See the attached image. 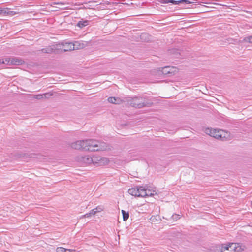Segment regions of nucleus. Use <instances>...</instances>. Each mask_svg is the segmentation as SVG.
Masks as SVG:
<instances>
[{
	"mask_svg": "<svg viewBox=\"0 0 252 252\" xmlns=\"http://www.w3.org/2000/svg\"><path fill=\"white\" fill-rule=\"evenodd\" d=\"M83 46V44L75 42L74 43H65L56 44V48L59 52H62L78 50L82 48Z\"/></svg>",
	"mask_w": 252,
	"mask_h": 252,
	"instance_id": "39448f33",
	"label": "nucleus"
},
{
	"mask_svg": "<svg viewBox=\"0 0 252 252\" xmlns=\"http://www.w3.org/2000/svg\"><path fill=\"white\" fill-rule=\"evenodd\" d=\"M0 64H1V61L0 60Z\"/></svg>",
	"mask_w": 252,
	"mask_h": 252,
	"instance_id": "a878e982",
	"label": "nucleus"
},
{
	"mask_svg": "<svg viewBox=\"0 0 252 252\" xmlns=\"http://www.w3.org/2000/svg\"><path fill=\"white\" fill-rule=\"evenodd\" d=\"M85 150L95 151H102L106 149L105 143L104 142H100L95 140H84Z\"/></svg>",
	"mask_w": 252,
	"mask_h": 252,
	"instance_id": "20e7f679",
	"label": "nucleus"
},
{
	"mask_svg": "<svg viewBox=\"0 0 252 252\" xmlns=\"http://www.w3.org/2000/svg\"><path fill=\"white\" fill-rule=\"evenodd\" d=\"M128 192L131 195L137 197L154 196L157 194L155 190L147 189L142 186L132 188L129 189Z\"/></svg>",
	"mask_w": 252,
	"mask_h": 252,
	"instance_id": "7ed1b4c3",
	"label": "nucleus"
},
{
	"mask_svg": "<svg viewBox=\"0 0 252 252\" xmlns=\"http://www.w3.org/2000/svg\"><path fill=\"white\" fill-rule=\"evenodd\" d=\"M160 71L164 75L171 76L178 72V69L174 66H165L161 68Z\"/></svg>",
	"mask_w": 252,
	"mask_h": 252,
	"instance_id": "0eeeda50",
	"label": "nucleus"
},
{
	"mask_svg": "<svg viewBox=\"0 0 252 252\" xmlns=\"http://www.w3.org/2000/svg\"><path fill=\"white\" fill-rule=\"evenodd\" d=\"M251 204L252 205V201L251 202Z\"/></svg>",
	"mask_w": 252,
	"mask_h": 252,
	"instance_id": "bb28decb",
	"label": "nucleus"
},
{
	"mask_svg": "<svg viewBox=\"0 0 252 252\" xmlns=\"http://www.w3.org/2000/svg\"><path fill=\"white\" fill-rule=\"evenodd\" d=\"M179 2H180V3H185L186 4H190V3H192V2L187 0H179Z\"/></svg>",
	"mask_w": 252,
	"mask_h": 252,
	"instance_id": "412c9836",
	"label": "nucleus"
},
{
	"mask_svg": "<svg viewBox=\"0 0 252 252\" xmlns=\"http://www.w3.org/2000/svg\"><path fill=\"white\" fill-rule=\"evenodd\" d=\"M122 213L123 215V219L124 221H126L129 218L128 212H126L124 210H122Z\"/></svg>",
	"mask_w": 252,
	"mask_h": 252,
	"instance_id": "f3484780",
	"label": "nucleus"
},
{
	"mask_svg": "<svg viewBox=\"0 0 252 252\" xmlns=\"http://www.w3.org/2000/svg\"><path fill=\"white\" fill-rule=\"evenodd\" d=\"M5 10H7L6 8L0 7V14H4L5 13Z\"/></svg>",
	"mask_w": 252,
	"mask_h": 252,
	"instance_id": "aec40b11",
	"label": "nucleus"
},
{
	"mask_svg": "<svg viewBox=\"0 0 252 252\" xmlns=\"http://www.w3.org/2000/svg\"><path fill=\"white\" fill-rule=\"evenodd\" d=\"M6 64L7 65H20L24 63V61L18 58L5 59Z\"/></svg>",
	"mask_w": 252,
	"mask_h": 252,
	"instance_id": "6e6552de",
	"label": "nucleus"
},
{
	"mask_svg": "<svg viewBox=\"0 0 252 252\" xmlns=\"http://www.w3.org/2000/svg\"><path fill=\"white\" fill-rule=\"evenodd\" d=\"M76 160L81 165L90 164L93 163L94 164H98L100 165H102L107 164L109 162V160L107 158H101L97 157L90 158L88 156H78L77 157Z\"/></svg>",
	"mask_w": 252,
	"mask_h": 252,
	"instance_id": "f03ea898",
	"label": "nucleus"
},
{
	"mask_svg": "<svg viewBox=\"0 0 252 252\" xmlns=\"http://www.w3.org/2000/svg\"><path fill=\"white\" fill-rule=\"evenodd\" d=\"M161 2L163 4L172 3L174 4H178L180 3L179 0L175 1V0H163L162 1H161Z\"/></svg>",
	"mask_w": 252,
	"mask_h": 252,
	"instance_id": "dca6fc26",
	"label": "nucleus"
},
{
	"mask_svg": "<svg viewBox=\"0 0 252 252\" xmlns=\"http://www.w3.org/2000/svg\"><path fill=\"white\" fill-rule=\"evenodd\" d=\"M205 133L212 137L221 140H226L230 136L229 133L221 129L207 128L205 130Z\"/></svg>",
	"mask_w": 252,
	"mask_h": 252,
	"instance_id": "423d86ee",
	"label": "nucleus"
},
{
	"mask_svg": "<svg viewBox=\"0 0 252 252\" xmlns=\"http://www.w3.org/2000/svg\"><path fill=\"white\" fill-rule=\"evenodd\" d=\"M245 40L249 43H252V36L246 37Z\"/></svg>",
	"mask_w": 252,
	"mask_h": 252,
	"instance_id": "4be33fe9",
	"label": "nucleus"
},
{
	"mask_svg": "<svg viewBox=\"0 0 252 252\" xmlns=\"http://www.w3.org/2000/svg\"><path fill=\"white\" fill-rule=\"evenodd\" d=\"M103 210V209L101 207H96L95 209H92L89 213L91 216L95 215L97 212H101Z\"/></svg>",
	"mask_w": 252,
	"mask_h": 252,
	"instance_id": "ddd939ff",
	"label": "nucleus"
},
{
	"mask_svg": "<svg viewBox=\"0 0 252 252\" xmlns=\"http://www.w3.org/2000/svg\"><path fill=\"white\" fill-rule=\"evenodd\" d=\"M56 44L49 46L46 48H44L41 50L43 53H59L58 51L56 49Z\"/></svg>",
	"mask_w": 252,
	"mask_h": 252,
	"instance_id": "9b49d317",
	"label": "nucleus"
},
{
	"mask_svg": "<svg viewBox=\"0 0 252 252\" xmlns=\"http://www.w3.org/2000/svg\"><path fill=\"white\" fill-rule=\"evenodd\" d=\"M47 95L49 96L51 95L49 94L38 95L36 96V98L38 99H42V98H43L45 97H47Z\"/></svg>",
	"mask_w": 252,
	"mask_h": 252,
	"instance_id": "6ab92c4d",
	"label": "nucleus"
},
{
	"mask_svg": "<svg viewBox=\"0 0 252 252\" xmlns=\"http://www.w3.org/2000/svg\"><path fill=\"white\" fill-rule=\"evenodd\" d=\"M6 62H5V60L1 61V64H6Z\"/></svg>",
	"mask_w": 252,
	"mask_h": 252,
	"instance_id": "393cba45",
	"label": "nucleus"
},
{
	"mask_svg": "<svg viewBox=\"0 0 252 252\" xmlns=\"http://www.w3.org/2000/svg\"><path fill=\"white\" fill-rule=\"evenodd\" d=\"M88 25V21L86 20L84 21H79L77 23V26L80 28H82Z\"/></svg>",
	"mask_w": 252,
	"mask_h": 252,
	"instance_id": "a211bd4d",
	"label": "nucleus"
},
{
	"mask_svg": "<svg viewBox=\"0 0 252 252\" xmlns=\"http://www.w3.org/2000/svg\"><path fill=\"white\" fill-rule=\"evenodd\" d=\"M54 5H64V3L62 2H53L51 4V6H53Z\"/></svg>",
	"mask_w": 252,
	"mask_h": 252,
	"instance_id": "5701e85b",
	"label": "nucleus"
},
{
	"mask_svg": "<svg viewBox=\"0 0 252 252\" xmlns=\"http://www.w3.org/2000/svg\"><path fill=\"white\" fill-rule=\"evenodd\" d=\"M82 217H85V218H89V217H91V216L90 213H86V214H85L84 215H83Z\"/></svg>",
	"mask_w": 252,
	"mask_h": 252,
	"instance_id": "b1692460",
	"label": "nucleus"
},
{
	"mask_svg": "<svg viewBox=\"0 0 252 252\" xmlns=\"http://www.w3.org/2000/svg\"><path fill=\"white\" fill-rule=\"evenodd\" d=\"M7 10H5V15H10V16H14L16 14H18V12L16 11H10V9L8 8H6Z\"/></svg>",
	"mask_w": 252,
	"mask_h": 252,
	"instance_id": "2eb2a0df",
	"label": "nucleus"
},
{
	"mask_svg": "<svg viewBox=\"0 0 252 252\" xmlns=\"http://www.w3.org/2000/svg\"><path fill=\"white\" fill-rule=\"evenodd\" d=\"M141 99L134 98L132 99L130 105L134 107L141 108L145 106L143 103L141 102Z\"/></svg>",
	"mask_w": 252,
	"mask_h": 252,
	"instance_id": "9d476101",
	"label": "nucleus"
},
{
	"mask_svg": "<svg viewBox=\"0 0 252 252\" xmlns=\"http://www.w3.org/2000/svg\"><path fill=\"white\" fill-rule=\"evenodd\" d=\"M84 140H80L77 141L74 143L71 144V147L74 149L80 150V149H84L85 150V145H84Z\"/></svg>",
	"mask_w": 252,
	"mask_h": 252,
	"instance_id": "1a4fd4ad",
	"label": "nucleus"
},
{
	"mask_svg": "<svg viewBox=\"0 0 252 252\" xmlns=\"http://www.w3.org/2000/svg\"><path fill=\"white\" fill-rule=\"evenodd\" d=\"M244 246L239 243H228L216 246L212 252H241Z\"/></svg>",
	"mask_w": 252,
	"mask_h": 252,
	"instance_id": "f257e3e1",
	"label": "nucleus"
},
{
	"mask_svg": "<svg viewBox=\"0 0 252 252\" xmlns=\"http://www.w3.org/2000/svg\"><path fill=\"white\" fill-rule=\"evenodd\" d=\"M57 252H72L71 249H65L63 247H58L56 250Z\"/></svg>",
	"mask_w": 252,
	"mask_h": 252,
	"instance_id": "4468645a",
	"label": "nucleus"
},
{
	"mask_svg": "<svg viewBox=\"0 0 252 252\" xmlns=\"http://www.w3.org/2000/svg\"><path fill=\"white\" fill-rule=\"evenodd\" d=\"M108 101L114 104H120L122 103V100L119 98H116L113 97H110L108 98Z\"/></svg>",
	"mask_w": 252,
	"mask_h": 252,
	"instance_id": "f8f14e48",
	"label": "nucleus"
}]
</instances>
